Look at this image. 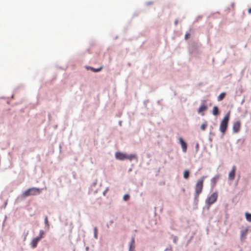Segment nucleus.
Listing matches in <instances>:
<instances>
[{"label": "nucleus", "instance_id": "412c9836", "mask_svg": "<svg viewBox=\"0 0 251 251\" xmlns=\"http://www.w3.org/2000/svg\"><path fill=\"white\" fill-rule=\"evenodd\" d=\"M129 198L130 197L129 195L126 194L124 195L123 199L125 201H128L129 199Z\"/></svg>", "mask_w": 251, "mask_h": 251}, {"label": "nucleus", "instance_id": "20e7f679", "mask_svg": "<svg viewBox=\"0 0 251 251\" xmlns=\"http://www.w3.org/2000/svg\"><path fill=\"white\" fill-rule=\"evenodd\" d=\"M44 235V232L43 230L40 231L39 236L32 239L30 245L32 248H35L37 247L38 243L40 240L43 238Z\"/></svg>", "mask_w": 251, "mask_h": 251}, {"label": "nucleus", "instance_id": "dca6fc26", "mask_svg": "<svg viewBox=\"0 0 251 251\" xmlns=\"http://www.w3.org/2000/svg\"><path fill=\"white\" fill-rule=\"evenodd\" d=\"M245 215L246 220L248 221L251 222V214L247 212L246 213Z\"/></svg>", "mask_w": 251, "mask_h": 251}, {"label": "nucleus", "instance_id": "39448f33", "mask_svg": "<svg viewBox=\"0 0 251 251\" xmlns=\"http://www.w3.org/2000/svg\"><path fill=\"white\" fill-rule=\"evenodd\" d=\"M218 198V193L214 192L211 194L206 200V203L208 205H210L215 202Z\"/></svg>", "mask_w": 251, "mask_h": 251}, {"label": "nucleus", "instance_id": "1a4fd4ad", "mask_svg": "<svg viewBox=\"0 0 251 251\" xmlns=\"http://www.w3.org/2000/svg\"><path fill=\"white\" fill-rule=\"evenodd\" d=\"M180 144H181L183 151L185 152L187 151V145L182 138L179 139Z\"/></svg>", "mask_w": 251, "mask_h": 251}, {"label": "nucleus", "instance_id": "a211bd4d", "mask_svg": "<svg viewBox=\"0 0 251 251\" xmlns=\"http://www.w3.org/2000/svg\"><path fill=\"white\" fill-rule=\"evenodd\" d=\"M207 126V122H205L203 124H202L201 126V128L202 130H204Z\"/></svg>", "mask_w": 251, "mask_h": 251}, {"label": "nucleus", "instance_id": "6ab92c4d", "mask_svg": "<svg viewBox=\"0 0 251 251\" xmlns=\"http://www.w3.org/2000/svg\"><path fill=\"white\" fill-rule=\"evenodd\" d=\"M94 237L96 239L98 238V229L97 227H94Z\"/></svg>", "mask_w": 251, "mask_h": 251}, {"label": "nucleus", "instance_id": "f03ea898", "mask_svg": "<svg viewBox=\"0 0 251 251\" xmlns=\"http://www.w3.org/2000/svg\"><path fill=\"white\" fill-rule=\"evenodd\" d=\"M230 113L228 112L224 117L220 125V130L224 134L226 130L228 121L229 120Z\"/></svg>", "mask_w": 251, "mask_h": 251}, {"label": "nucleus", "instance_id": "f8f14e48", "mask_svg": "<svg viewBox=\"0 0 251 251\" xmlns=\"http://www.w3.org/2000/svg\"><path fill=\"white\" fill-rule=\"evenodd\" d=\"M126 159H128L130 161L132 160H136L137 161L138 160V158L136 155L134 154H131L129 155L126 154Z\"/></svg>", "mask_w": 251, "mask_h": 251}, {"label": "nucleus", "instance_id": "423d86ee", "mask_svg": "<svg viewBox=\"0 0 251 251\" xmlns=\"http://www.w3.org/2000/svg\"><path fill=\"white\" fill-rule=\"evenodd\" d=\"M241 128V122L239 121L235 122L233 125L232 129L234 133L239 132Z\"/></svg>", "mask_w": 251, "mask_h": 251}, {"label": "nucleus", "instance_id": "393cba45", "mask_svg": "<svg viewBox=\"0 0 251 251\" xmlns=\"http://www.w3.org/2000/svg\"><path fill=\"white\" fill-rule=\"evenodd\" d=\"M129 251H135L134 248H129Z\"/></svg>", "mask_w": 251, "mask_h": 251}, {"label": "nucleus", "instance_id": "4468645a", "mask_svg": "<svg viewBox=\"0 0 251 251\" xmlns=\"http://www.w3.org/2000/svg\"><path fill=\"white\" fill-rule=\"evenodd\" d=\"M226 95L225 93H222L220 94V95L218 97V100L221 101L224 99Z\"/></svg>", "mask_w": 251, "mask_h": 251}, {"label": "nucleus", "instance_id": "f257e3e1", "mask_svg": "<svg viewBox=\"0 0 251 251\" xmlns=\"http://www.w3.org/2000/svg\"><path fill=\"white\" fill-rule=\"evenodd\" d=\"M205 176H202L200 178H199L195 185V199L198 200L200 194L202 192L203 189V183L204 180L205 179Z\"/></svg>", "mask_w": 251, "mask_h": 251}, {"label": "nucleus", "instance_id": "0eeeda50", "mask_svg": "<svg viewBox=\"0 0 251 251\" xmlns=\"http://www.w3.org/2000/svg\"><path fill=\"white\" fill-rule=\"evenodd\" d=\"M236 171V168L235 166H233L232 167L231 171L228 174V179L230 180H233L235 178V173Z\"/></svg>", "mask_w": 251, "mask_h": 251}, {"label": "nucleus", "instance_id": "a878e982", "mask_svg": "<svg viewBox=\"0 0 251 251\" xmlns=\"http://www.w3.org/2000/svg\"><path fill=\"white\" fill-rule=\"evenodd\" d=\"M248 12L249 14L251 13V7L248 9Z\"/></svg>", "mask_w": 251, "mask_h": 251}, {"label": "nucleus", "instance_id": "f3484780", "mask_svg": "<svg viewBox=\"0 0 251 251\" xmlns=\"http://www.w3.org/2000/svg\"><path fill=\"white\" fill-rule=\"evenodd\" d=\"M102 69V67L101 66L99 68H97V69H95L94 68H92V67H90V69L94 72H100V71L101 70V69Z\"/></svg>", "mask_w": 251, "mask_h": 251}, {"label": "nucleus", "instance_id": "ddd939ff", "mask_svg": "<svg viewBox=\"0 0 251 251\" xmlns=\"http://www.w3.org/2000/svg\"><path fill=\"white\" fill-rule=\"evenodd\" d=\"M212 113L214 115L217 116L219 114V108L217 106H214L213 108Z\"/></svg>", "mask_w": 251, "mask_h": 251}, {"label": "nucleus", "instance_id": "4be33fe9", "mask_svg": "<svg viewBox=\"0 0 251 251\" xmlns=\"http://www.w3.org/2000/svg\"><path fill=\"white\" fill-rule=\"evenodd\" d=\"M218 178H219L218 176L215 177L213 178L212 179V182L214 184H215L216 183L217 180L218 179Z\"/></svg>", "mask_w": 251, "mask_h": 251}, {"label": "nucleus", "instance_id": "aec40b11", "mask_svg": "<svg viewBox=\"0 0 251 251\" xmlns=\"http://www.w3.org/2000/svg\"><path fill=\"white\" fill-rule=\"evenodd\" d=\"M134 239L133 238H132L131 239L130 244L129 248H134Z\"/></svg>", "mask_w": 251, "mask_h": 251}, {"label": "nucleus", "instance_id": "6e6552de", "mask_svg": "<svg viewBox=\"0 0 251 251\" xmlns=\"http://www.w3.org/2000/svg\"><path fill=\"white\" fill-rule=\"evenodd\" d=\"M115 157L117 159L124 160L126 159V154L121 152H117L115 154Z\"/></svg>", "mask_w": 251, "mask_h": 251}, {"label": "nucleus", "instance_id": "b1692460", "mask_svg": "<svg viewBox=\"0 0 251 251\" xmlns=\"http://www.w3.org/2000/svg\"><path fill=\"white\" fill-rule=\"evenodd\" d=\"M190 36V34L189 33H186L185 36V38L186 39H187Z\"/></svg>", "mask_w": 251, "mask_h": 251}, {"label": "nucleus", "instance_id": "9b49d317", "mask_svg": "<svg viewBox=\"0 0 251 251\" xmlns=\"http://www.w3.org/2000/svg\"><path fill=\"white\" fill-rule=\"evenodd\" d=\"M248 231L249 229L248 228H246L241 231L240 238L241 240H243L246 238V236L248 232Z\"/></svg>", "mask_w": 251, "mask_h": 251}, {"label": "nucleus", "instance_id": "7ed1b4c3", "mask_svg": "<svg viewBox=\"0 0 251 251\" xmlns=\"http://www.w3.org/2000/svg\"><path fill=\"white\" fill-rule=\"evenodd\" d=\"M41 190L39 188L32 187L26 190L23 194L22 197L24 198L27 197L29 196L37 195L40 194Z\"/></svg>", "mask_w": 251, "mask_h": 251}, {"label": "nucleus", "instance_id": "9d476101", "mask_svg": "<svg viewBox=\"0 0 251 251\" xmlns=\"http://www.w3.org/2000/svg\"><path fill=\"white\" fill-rule=\"evenodd\" d=\"M207 109V106L205 104V101H203V103L201 104L198 110L199 113H201L202 112L206 111Z\"/></svg>", "mask_w": 251, "mask_h": 251}, {"label": "nucleus", "instance_id": "5701e85b", "mask_svg": "<svg viewBox=\"0 0 251 251\" xmlns=\"http://www.w3.org/2000/svg\"><path fill=\"white\" fill-rule=\"evenodd\" d=\"M45 223L46 224H47L48 225H49L48 219V217H46V218H45Z\"/></svg>", "mask_w": 251, "mask_h": 251}, {"label": "nucleus", "instance_id": "2eb2a0df", "mask_svg": "<svg viewBox=\"0 0 251 251\" xmlns=\"http://www.w3.org/2000/svg\"><path fill=\"white\" fill-rule=\"evenodd\" d=\"M190 172L188 170H185L183 174V176L185 179H188L189 176Z\"/></svg>", "mask_w": 251, "mask_h": 251}]
</instances>
